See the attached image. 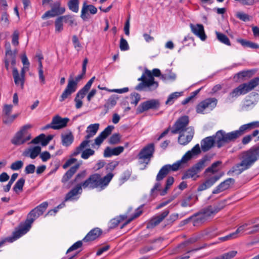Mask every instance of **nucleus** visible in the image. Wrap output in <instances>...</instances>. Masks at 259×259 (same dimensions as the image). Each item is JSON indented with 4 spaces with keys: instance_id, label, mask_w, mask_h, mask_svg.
Segmentation results:
<instances>
[{
    "instance_id": "35",
    "label": "nucleus",
    "mask_w": 259,
    "mask_h": 259,
    "mask_svg": "<svg viewBox=\"0 0 259 259\" xmlns=\"http://www.w3.org/2000/svg\"><path fill=\"white\" fill-rule=\"evenodd\" d=\"M237 42L240 44L244 48H249L251 49H258L259 45L250 41L247 40L242 38H238Z\"/></svg>"
},
{
    "instance_id": "8",
    "label": "nucleus",
    "mask_w": 259,
    "mask_h": 259,
    "mask_svg": "<svg viewBox=\"0 0 259 259\" xmlns=\"http://www.w3.org/2000/svg\"><path fill=\"white\" fill-rule=\"evenodd\" d=\"M189 123V118L187 115H184L180 117L173 124L171 133L172 134H181L184 132L188 131L189 127H187Z\"/></svg>"
},
{
    "instance_id": "18",
    "label": "nucleus",
    "mask_w": 259,
    "mask_h": 259,
    "mask_svg": "<svg viewBox=\"0 0 259 259\" xmlns=\"http://www.w3.org/2000/svg\"><path fill=\"white\" fill-rule=\"evenodd\" d=\"M190 27L191 31L194 34L200 38L201 40H205L207 36L205 33L204 27L202 24H193L191 23L190 24Z\"/></svg>"
},
{
    "instance_id": "62",
    "label": "nucleus",
    "mask_w": 259,
    "mask_h": 259,
    "mask_svg": "<svg viewBox=\"0 0 259 259\" xmlns=\"http://www.w3.org/2000/svg\"><path fill=\"white\" fill-rule=\"evenodd\" d=\"M255 223V221H250L248 222V223H244L242 225L240 226L237 228V229L235 231V233L237 235L239 233H240L241 232L244 231L245 230H246V227H247L248 226H249L251 224H253Z\"/></svg>"
},
{
    "instance_id": "9",
    "label": "nucleus",
    "mask_w": 259,
    "mask_h": 259,
    "mask_svg": "<svg viewBox=\"0 0 259 259\" xmlns=\"http://www.w3.org/2000/svg\"><path fill=\"white\" fill-rule=\"evenodd\" d=\"M207 160V157L204 156L200 159L197 163L190 168L187 169L183 174L182 179L185 180L193 178L205 166V162Z\"/></svg>"
},
{
    "instance_id": "49",
    "label": "nucleus",
    "mask_w": 259,
    "mask_h": 259,
    "mask_svg": "<svg viewBox=\"0 0 259 259\" xmlns=\"http://www.w3.org/2000/svg\"><path fill=\"white\" fill-rule=\"evenodd\" d=\"M61 16L59 17L55 22V30L56 31L61 32L63 29V20Z\"/></svg>"
},
{
    "instance_id": "27",
    "label": "nucleus",
    "mask_w": 259,
    "mask_h": 259,
    "mask_svg": "<svg viewBox=\"0 0 259 259\" xmlns=\"http://www.w3.org/2000/svg\"><path fill=\"white\" fill-rule=\"evenodd\" d=\"M124 150V147L122 146H118L113 148H111L110 147H107L104 151V157H110L112 156L119 155Z\"/></svg>"
},
{
    "instance_id": "40",
    "label": "nucleus",
    "mask_w": 259,
    "mask_h": 259,
    "mask_svg": "<svg viewBox=\"0 0 259 259\" xmlns=\"http://www.w3.org/2000/svg\"><path fill=\"white\" fill-rule=\"evenodd\" d=\"M215 34L217 35V39L221 42L229 46H231L230 41L227 35L223 33L219 32L218 31L215 32Z\"/></svg>"
},
{
    "instance_id": "21",
    "label": "nucleus",
    "mask_w": 259,
    "mask_h": 259,
    "mask_svg": "<svg viewBox=\"0 0 259 259\" xmlns=\"http://www.w3.org/2000/svg\"><path fill=\"white\" fill-rule=\"evenodd\" d=\"M88 11L93 15L97 13V9L94 6L92 5H87V3L85 2L83 4L80 15V17L83 21H85L88 18Z\"/></svg>"
},
{
    "instance_id": "36",
    "label": "nucleus",
    "mask_w": 259,
    "mask_h": 259,
    "mask_svg": "<svg viewBox=\"0 0 259 259\" xmlns=\"http://www.w3.org/2000/svg\"><path fill=\"white\" fill-rule=\"evenodd\" d=\"M90 140H85L83 141L78 146H77L72 152L71 155L73 156H76L80 154L81 152L82 153L83 149L88 146L89 143H90Z\"/></svg>"
},
{
    "instance_id": "3",
    "label": "nucleus",
    "mask_w": 259,
    "mask_h": 259,
    "mask_svg": "<svg viewBox=\"0 0 259 259\" xmlns=\"http://www.w3.org/2000/svg\"><path fill=\"white\" fill-rule=\"evenodd\" d=\"M114 175L112 172H109L103 178L99 174H94L84 182H81L83 189L89 188L94 189L98 187L104 188L107 186L112 179Z\"/></svg>"
},
{
    "instance_id": "26",
    "label": "nucleus",
    "mask_w": 259,
    "mask_h": 259,
    "mask_svg": "<svg viewBox=\"0 0 259 259\" xmlns=\"http://www.w3.org/2000/svg\"><path fill=\"white\" fill-rule=\"evenodd\" d=\"M102 233V231L99 228H95L91 230L83 238L84 242L92 241L98 238Z\"/></svg>"
},
{
    "instance_id": "19",
    "label": "nucleus",
    "mask_w": 259,
    "mask_h": 259,
    "mask_svg": "<svg viewBox=\"0 0 259 259\" xmlns=\"http://www.w3.org/2000/svg\"><path fill=\"white\" fill-rule=\"evenodd\" d=\"M187 135L185 136L183 133L179 134L180 135L178 137V143L182 145H186L190 143L194 135V130L192 127H189L188 131L187 132Z\"/></svg>"
},
{
    "instance_id": "53",
    "label": "nucleus",
    "mask_w": 259,
    "mask_h": 259,
    "mask_svg": "<svg viewBox=\"0 0 259 259\" xmlns=\"http://www.w3.org/2000/svg\"><path fill=\"white\" fill-rule=\"evenodd\" d=\"M226 202L227 201L226 200H224L219 202L217 203L212 205L216 213H218L225 207L226 205Z\"/></svg>"
},
{
    "instance_id": "22",
    "label": "nucleus",
    "mask_w": 259,
    "mask_h": 259,
    "mask_svg": "<svg viewBox=\"0 0 259 259\" xmlns=\"http://www.w3.org/2000/svg\"><path fill=\"white\" fill-rule=\"evenodd\" d=\"M82 183H79L76 185L70 191H69L65 195V201H67L74 199V197L78 194H81L82 192Z\"/></svg>"
},
{
    "instance_id": "38",
    "label": "nucleus",
    "mask_w": 259,
    "mask_h": 259,
    "mask_svg": "<svg viewBox=\"0 0 259 259\" xmlns=\"http://www.w3.org/2000/svg\"><path fill=\"white\" fill-rule=\"evenodd\" d=\"M193 156L190 151H188L184 155L180 160L177 161L176 162L174 163V164L178 165L179 169L182 163H186L188 161L190 160Z\"/></svg>"
},
{
    "instance_id": "24",
    "label": "nucleus",
    "mask_w": 259,
    "mask_h": 259,
    "mask_svg": "<svg viewBox=\"0 0 259 259\" xmlns=\"http://www.w3.org/2000/svg\"><path fill=\"white\" fill-rule=\"evenodd\" d=\"M12 74L16 85L19 86L21 89L23 90L24 87L25 77L19 74L18 70L15 67L13 68Z\"/></svg>"
},
{
    "instance_id": "60",
    "label": "nucleus",
    "mask_w": 259,
    "mask_h": 259,
    "mask_svg": "<svg viewBox=\"0 0 259 259\" xmlns=\"http://www.w3.org/2000/svg\"><path fill=\"white\" fill-rule=\"evenodd\" d=\"M119 48L121 51H125L130 49L129 46L126 39L121 37L120 40Z\"/></svg>"
},
{
    "instance_id": "64",
    "label": "nucleus",
    "mask_w": 259,
    "mask_h": 259,
    "mask_svg": "<svg viewBox=\"0 0 259 259\" xmlns=\"http://www.w3.org/2000/svg\"><path fill=\"white\" fill-rule=\"evenodd\" d=\"M186 246H187V243L185 242V241L181 243L174 249L172 253H178L182 252Z\"/></svg>"
},
{
    "instance_id": "6",
    "label": "nucleus",
    "mask_w": 259,
    "mask_h": 259,
    "mask_svg": "<svg viewBox=\"0 0 259 259\" xmlns=\"http://www.w3.org/2000/svg\"><path fill=\"white\" fill-rule=\"evenodd\" d=\"M217 147L219 148H221L225 143L234 142L242 136L239 129L228 133H226L223 130H220L217 132Z\"/></svg>"
},
{
    "instance_id": "11",
    "label": "nucleus",
    "mask_w": 259,
    "mask_h": 259,
    "mask_svg": "<svg viewBox=\"0 0 259 259\" xmlns=\"http://www.w3.org/2000/svg\"><path fill=\"white\" fill-rule=\"evenodd\" d=\"M160 106L158 100L152 99L141 103L137 109V114H141L149 109H157Z\"/></svg>"
},
{
    "instance_id": "12",
    "label": "nucleus",
    "mask_w": 259,
    "mask_h": 259,
    "mask_svg": "<svg viewBox=\"0 0 259 259\" xmlns=\"http://www.w3.org/2000/svg\"><path fill=\"white\" fill-rule=\"evenodd\" d=\"M60 5V2H55L52 6L51 9L42 15L41 18L45 19L47 17H53L63 14L65 9L64 7H61Z\"/></svg>"
},
{
    "instance_id": "1",
    "label": "nucleus",
    "mask_w": 259,
    "mask_h": 259,
    "mask_svg": "<svg viewBox=\"0 0 259 259\" xmlns=\"http://www.w3.org/2000/svg\"><path fill=\"white\" fill-rule=\"evenodd\" d=\"M258 159H259V145L253 146L243 152L241 162L233 166L227 172V175L230 176L235 173L236 175H239L244 170L249 169Z\"/></svg>"
},
{
    "instance_id": "37",
    "label": "nucleus",
    "mask_w": 259,
    "mask_h": 259,
    "mask_svg": "<svg viewBox=\"0 0 259 259\" xmlns=\"http://www.w3.org/2000/svg\"><path fill=\"white\" fill-rule=\"evenodd\" d=\"M204 103L207 108L212 110L217 105L218 100L215 98H209L203 100Z\"/></svg>"
},
{
    "instance_id": "34",
    "label": "nucleus",
    "mask_w": 259,
    "mask_h": 259,
    "mask_svg": "<svg viewBox=\"0 0 259 259\" xmlns=\"http://www.w3.org/2000/svg\"><path fill=\"white\" fill-rule=\"evenodd\" d=\"M199 212L206 218L207 220L208 218L211 215H215L217 213L213 208L212 205H208L207 207L201 209Z\"/></svg>"
},
{
    "instance_id": "61",
    "label": "nucleus",
    "mask_w": 259,
    "mask_h": 259,
    "mask_svg": "<svg viewBox=\"0 0 259 259\" xmlns=\"http://www.w3.org/2000/svg\"><path fill=\"white\" fill-rule=\"evenodd\" d=\"M13 105L11 104H5L4 105L3 108V115H10L12 111Z\"/></svg>"
},
{
    "instance_id": "55",
    "label": "nucleus",
    "mask_w": 259,
    "mask_h": 259,
    "mask_svg": "<svg viewBox=\"0 0 259 259\" xmlns=\"http://www.w3.org/2000/svg\"><path fill=\"white\" fill-rule=\"evenodd\" d=\"M222 175L220 176H215L212 177H211L209 179L205 181V183L207 186L208 188L212 186L218 180H219L220 178L222 177Z\"/></svg>"
},
{
    "instance_id": "31",
    "label": "nucleus",
    "mask_w": 259,
    "mask_h": 259,
    "mask_svg": "<svg viewBox=\"0 0 259 259\" xmlns=\"http://www.w3.org/2000/svg\"><path fill=\"white\" fill-rule=\"evenodd\" d=\"M119 99V97L117 95H112L106 101L104 105V107L107 112L110 109L113 108L117 103V101Z\"/></svg>"
},
{
    "instance_id": "42",
    "label": "nucleus",
    "mask_w": 259,
    "mask_h": 259,
    "mask_svg": "<svg viewBox=\"0 0 259 259\" xmlns=\"http://www.w3.org/2000/svg\"><path fill=\"white\" fill-rule=\"evenodd\" d=\"M48 206V203L45 201L35 207L34 208H33V209L34 211H36V213L39 216H40L46 211Z\"/></svg>"
},
{
    "instance_id": "45",
    "label": "nucleus",
    "mask_w": 259,
    "mask_h": 259,
    "mask_svg": "<svg viewBox=\"0 0 259 259\" xmlns=\"http://www.w3.org/2000/svg\"><path fill=\"white\" fill-rule=\"evenodd\" d=\"M25 180L23 178L19 179L13 187V191L17 193L18 191H22L24 185Z\"/></svg>"
},
{
    "instance_id": "14",
    "label": "nucleus",
    "mask_w": 259,
    "mask_h": 259,
    "mask_svg": "<svg viewBox=\"0 0 259 259\" xmlns=\"http://www.w3.org/2000/svg\"><path fill=\"white\" fill-rule=\"evenodd\" d=\"M178 165L176 164H166L163 166L159 172H158L156 180L157 182H159L162 180L171 171H176L178 170Z\"/></svg>"
},
{
    "instance_id": "47",
    "label": "nucleus",
    "mask_w": 259,
    "mask_h": 259,
    "mask_svg": "<svg viewBox=\"0 0 259 259\" xmlns=\"http://www.w3.org/2000/svg\"><path fill=\"white\" fill-rule=\"evenodd\" d=\"M18 234L16 233V231H14L13 233V236L7 237L0 241V247L3 246L6 242H13L17 239L19 238L20 237L17 236Z\"/></svg>"
},
{
    "instance_id": "15",
    "label": "nucleus",
    "mask_w": 259,
    "mask_h": 259,
    "mask_svg": "<svg viewBox=\"0 0 259 259\" xmlns=\"http://www.w3.org/2000/svg\"><path fill=\"white\" fill-rule=\"evenodd\" d=\"M76 90V82L74 81L73 79H69L68 80V84L63 92L62 94L60 96L59 101L60 102H63L69 96L75 92Z\"/></svg>"
},
{
    "instance_id": "30",
    "label": "nucleus",
    "mask_w": 259,
    "mask_h": 259,
    "mask_svg": "<svg viewBox=\"0 0 259 259\" xmlns=\"http://www.w3.org/2000/svg\"><path fill=\"white\" fill-rule=\"evenodd\" d=\"M191 218L193 225L195 227L200 226L206 221V218L199 211L191 215Z\"/></svg>"
},
{
    "instance_id": "57",
    "label": "nucleus",
    "mask_w": 259,
    "mask_h": 259,
    "mask_svg": "<svg viewBox=\"0 0 259 259\" xmlns=\"http://www.w3.org/2000/svg\"><path fill=\"white\" fill-rule=\"evenodd\" d=\"M192 199V196L191 195H189L186 197H185L181 202V206L183 207H186L188 206H191L192 204L190 203L191 200Z\"/></svg>"
},
{
    "instance_id": "2",
    "label": "nucleus",
    "mask_w": 259,
    "mask_h": 259,
    "mask_svg": "<svg viewBox=\"0 0 259 259\" xmlns=\"http://www.w3.org/2000/svg\"><path fill=\"white\" fill-rule=\"evenodd\" d=\"M161 71L159 69L155 68L151 72L146 68L141 77L138 79L141 82L136 86L135 89L138 91L152 92L155 90L158 87V83L155 81L154 78L159 77L161 75Z\"/></svg>"
},
{
    "instance_id": "33",
    "label": "nucleus",
    "mask_w": 259,
    "mask_h": 259,
    "mask_svg": "<svg viewBox=\"0 0 259 259\" xmlns=\"http://www.w3.org/2000/svg\"><path fill=\"white\" fill-rule=\"evenodd\" d=\"M99 127V123L90 124L88 126L86 132L87 135L85 136V140H89V139L96 135Z\"/></svg>"
},
{
    "instance_id": "10",
    "label": "nucleus",
    "mask_w": 259,
    "mask_h": 259,
    "mask_svg": "<svg viewBox=\"0 0 259 259\" xmlns=\"http://www.w3.org/2000/svg\"><path fill=\"white\" fill-rule=\"evenodd\" d=\"M154 151V144L153 143H150L141 150L138 154V157L139 159L144 160L147 159L148 161L146 162V163L148 164L150 159L153 157Z\"/></svg>"
},
{
    "instance_id": "54",
    "label": "nucleus",
    "mask_w": 259,
    "mask_h": 259,
    "mask_svg": "<svg viewBox=\"0 0 259 259\" xmlns=\"http://www.w3.org/2000/svg\"><path fill=\"white\" fill-rule=\"evenodd\" d=\"M9 15L7 12V9L4 10V11L2 12L1 21L4 22V24L8 26L10 24V21L9 19Z\"/></svg>"
},
{
    "instance_id": "63",
    "label": "nucleus",
    "mask_w": 259,
    "mask_h": 259,
    "mask_svg": "<svg viewBox=\"0 0 259 259\" xmlns=\"http://www.w3.org/2000/svg\"><path fill=\"white\" fill-rule=\"evenodd\" d=\"M236 16L237 18L244 22H247L250 20V16L248 14L243 12L237 13L236 15Z\"/></svg>"
},
{
    "instance_id": "13",
    "label": "nucleus",
    "mask_w": 259,
    "mask_h": 259,
    "mask_svg": "<svg viewBox=\"0 0 259 259\" xmlns=\"http://www.w3.org/2000/svg\"><path fill=\"white\" fill-rule=\"evenodd\" d=\"M31 127L30 124L23 125L21 129L16 133L14 137L11 140V143L15 145H20L25 143L23 136L26 131Z\"/></svg>"
},
{
    "instance_id": "29",
    "label": "nucleus",
    "mask_w": 259,
    "mask_h": 259,
    "mask_svg": "<svg viewBox=\"0 0 259 259\" xmlns=\"http://www.w3.org/2000/svg\"><path fill=\"white\" fill-rule=\"evenodd\" d=\"M61 139V144L65 147L70 146L74 141V136L71 131L67 133L62 134Z\"/></svg>"
},
{
    "instance_id": "7",
    "label": "nucleus",
    "mask_w": 259,
    "mask_h": 259,
    "mask_svg": "<svg viewBox=\"0 0 259 259\" xmlns=\"http://www.w3.org/2000/svg\"><path fill=\"white\" fill-rule=\"evenodd\" d=\"M39 217L36 211L32 209L27 214L24 223L20 225L18 229L15 231L16 233L18 234L17 236L21 237L25 234L31 228L32 224Z\"/></svg>"
},
{
    "instance_id": "32",
    "label": "nucleus",
    "mask_w": 259,
    "mask_h": 259,
    "mask_svg": "<svg viewBox=\"0 0 259 259\" xmlns=\"http://www.w3.org/2000/svg\"><path fill=\"white\" fill-rule=\"evenodd\" d=\"M255 73V70L253 69L243 70L237 73L236 75L239 81H243L251 77Z\"/></svg>"
},
{
    "instance_id": "52",
    "label": "nucleus",
    "mask_w": 259,
    "mask_h": 259,
    "mask_svg": "<svg viewBox=\"0 0 259 259\" xmlns=\"http://www.w3.org/2000/svg\"><path fill=\"white\" fill-rule=\"evenodd\" d=\"M95 151L90 148L83 150L81 153V157L84 159H88L91 156L94 155Z\"/></svg>"
},
{
    "instance_id": "56",
    "label": "nucleus",
    "mask_w": 259,
    "mask_h": 259,
    "mask_svg": "<svg viewBox=\"0 0 259 259\" xmlns=\"http://www.w3.org/2000/svg\"><path fill=\"white\" fill-rule=\"evenodd\" d=\"M131 99V103L136 106L140 101L141 98L140 95L137 93H132L130 95Z\"/></svg>"
},
{
    "instance_id": "5",
    "label": "nucleus",
    "mask_w": 259,
    "mask_h": 259,
    "mask_svg": "<svg viewBox=\"0 0 259 259\" xmlns=\"http://www.w3.org/2000/svg\"><path fill=\"white\" fill-rule=\"evenodd\" d=\"M259 84V77H256L249 81L240 84L235 88L229 94L231 98L237 97L241 95H245L253 90Z\"/></svg>"
},
{
    "instance_id": "46",
    "label": "nucleus",
    "mask_w": 259,
    "mask_h": 259,
    "mask_svg": "<svg viewBox=\"0 0 259 259\" xmlns=\"http://www.w3.org/2000/svg\"><path fill=\"white\" fill-rule=\"evenodd\" d=\"M79 1L70 0L68 2V6L69 9L73 12L77 13L79 10Z\"/></svg>"
},
{
    "instance_id": "16",
    "label": "nucleus",
    "mask_w": 259,
    "mask_h": 259,
    "mask_svg": "<svg viewBox=\"0 0 259 259\" xmlns=\"http://www.w3.org/2000/svg\"><path fill=\"white\" fill-rule=\"evenodd\" d=\"M217 133L215 135L206 137L201 141V149L203 152L209 150L215 143L217 144Z\"/></svg>"
},
{
    "instance_id": "17",
    "label": "nucleus",
    "mask_w": 259,
    "mask_h": 259,
    "mask_svg": "<svg viewBox=\"0 0 259 259\" xmlns=\"http://www.w3.org/2000/svg\"><path fill=\"white\" fill-rule=\"evenodd\" d=\"M169 211L167 209L164 210L161 213L153 218L147 223V228L152 229L159 224L169 214Z\"/></svg>"
},
{
    "instance_id": "4",
    "label": "nucleus",
    "mask_w": 259,
    "mask_h": 259,
    "mask_svg": "<svg viewBox=\"0 0 259 259\" xmlns=\"http://www.w3.org/2000/svg\"><path fill=\"white\" fill-rule=\"evenodd\" d=\"M79 164H76L75 165L71 167L63 176L61 179V182L63 184V187L69 189L74 183L80 182L83 178H84L87 172L85 170H83L77 174L74 180L68 182V181L77 171V169L79 167Z\"/></svg>"
},
{
    "instance_id": "50",
    "label": "nucleus",
    "mask_w": 259,
    "mask_h": 259,
    "mask_svg": "<svg viewBox=\"0 0 259 259\" xmlns=\"http://www.w3.org/2000/svg\"><path fill=\"white\" fill-rule=\"evenodd\" d=\"M62 19L63 20V22L65 23H68L69 25L71 26H72L73 25H76L77 23L75 22V20L73 18V16L67 15L61 16Z\"/></svg>"
},
{
    "instance_id": "20",
    "label": "nucleus",
    "mask_w": 259,
    "mask_h": 259,
    "mask_svg": "<svg viewBox=\"0 0 259 259\" xmlns=\"http://www.w3.org/2000/svg\"><path fill=\"white\" fill-rule=\"evenodd\" d=\"M69 121L68 118H62L59 115L55 116L52 120V124L54 125V130H60L66 126Z\"/></svg>"
},
{
    "instance_id": "51",
    "label": "nucleus",
    "mask_w": 259,
    "mask_h": 259,
    "mask_svg": "<svg viewBox=\"0 0 259 259\" xmlns=\"http://www.w3.org/2000/svg\"><path fill=\"white\" fill-rule=\"evenodd\" d=\"M120 138L121 137L119 134L115 133L109 138V143L112 145L117 144L120 142Z\"/></svg>"
},
{
    "instance_id": "23",
    "label": "nucleus",
    "mask_w": 259,
    "mask_h": 259,
    "mask_svg": "<svg viewBox=\"0 0 259 259\" xmlns=\"http://www.w3.org/2000/svg\"><path fill=\"white\" fill-rule=\"evenodd\" d=\"M235 180L233 178H228L224 181L221 183L215 189L213 190V194H218L221 192L228 189L231 184H234Z\"/></svg>"
},
{
    "instance_id": "59",
    "label": "nucleus",
    "mask_w": 259,
    "mask_h": 259,
    "mask_svg": "<svg viewBox=\"0 0 259 259\" xmlns=\"http://www.w3.org/2000/svg\"><path fill=\"white\" fill-rule=\"evenodd\" d=\"M38 76L39 80L42 84L46 83L45 77L44 75V71L42 70V64L40 63L38 64Z\"/></svg>"
},
{
    "instance_id": "41",
    "label": "nucleus",
    "mask_w": 259,
    "mask_h": 259,
    "mask_svg": "<svg viewBox=\"0 0 259 259\" xmlns=\"http://www.w3.org/2000/svg\"><path fill=\"white\" fill-rule=\"evenodd\" d=\"M183 94V92H174L169 95L167 98L165 104L166 105H172L175 101L180 97Z\"/></svg>"
},
{
    "instance_id": "58",
    "label": "nucleus",
    "mask_w": 259,
    "mask_h": 259,
    "mask_svg": "<svg viewBox=\"0 0 259 259\" xmlns=\"http://www.w3.org/2000/svg\"><path fill=\"white\" fill-rule=\"evenodd\" d=\"M23 166V162L21 160H17L12 163L10 168L13 170H18L21 169Z\"/></svg>"
},
{
    "instance_id": "48",
    "label": "nucleus",
    "mask_w": 259,
    "mask_h": 259,
    "mask_svg": "<svg viewBox=\"0 0 259 259\" xmlns=\"http://www.w3.org/2000/svg\"><path fill=\"white\" fill-rule=\"evenodd\" d=\"M113 129L114 126L108 125L100 134V135L105 140L111 134Z\"/></svg>"
},
{
    "instance_id": "43",
    "label": "nucleus",
    "mask_w": 259,
    "mask_h": 259,
    "mask_svg": "<svg viewBox=\"0 0 259 259\" xmlns=\"http://www.w3.org/2000/svg\"><path fill=\"white\" fill-rule=\"evenodd\" d=\"M222 162L221 161H217L213 162L210 166L207 168L205 170V173L211 172L212 174L217 172L219 169L217 168L219 166H220L222 164Z\"/></svg>"
},
{
    "instance_id": "44",
    "label": "nucleus",
    "mask_w": 259,
    "mask_h": 259,
    "mask_svg": "<svg viewBox=\"0 0 259 259\" xmlns=\"http://www.w3.org/2000/svg\"><path fill=\"white\" fill-rule=\"evenodd\" d=\"M237 253V251L232 250L225 253L220 256L213 258V259H232L236 255Z\"/></svg>"
},
{
    "instance_id": "39",
    "label": "nucleus",
    "mask_w": 259,
    "mask_h": 259,
    "mask_svg": "<svg viewBox=\"0 0 259 259\" xmlns=\"http://www.w3.org/2000/svg\"><path fill=\"white\" fill-rule=\"evenodd\" d=\"M144 205H140L138 208H137L135 213L134 215L128 219L121 227V228H123L125 226L129 224L131 222H132L135 219L139 217L142 213V210L141 208L143 207Z\"/></svg>"
},
{
    "instance_id": "28",
    "label": "nucleus",
    "mask_w": 259,
    "mask_h": 259,
    "mask_svg": "<svg viewBox=\"0 0 259 259\" xmlns=\"http://www.w3.org/2000/svg\"><path fill=\"white\" fill-rule=\"evenodd\" d=\"M40 147L36 146L26 149L23 152V155L25 157H29L31 159H35L40 153Z\"/></svg>"
},
{
    "instance_id": "25",
    "label": "nucleus",
    "mask_w": 259,
    "mask_h": 259,
    "mask_svg": "<svg viewBox=\"0 0 259 259\" xmlns=\"http://www.w3.org/2000/svg\"><path fill=\"white\" fill-rule=\"evenodd\" d=\"M53 137L54 136L52 135H50L46 137L44 134H41L34 138L31 141V143L36 144L40 143L42 146H46L53 139Z\"/></svg>"
}]
</instances>
